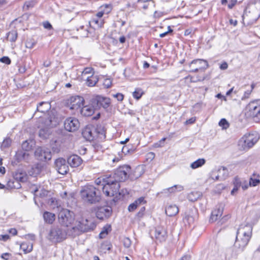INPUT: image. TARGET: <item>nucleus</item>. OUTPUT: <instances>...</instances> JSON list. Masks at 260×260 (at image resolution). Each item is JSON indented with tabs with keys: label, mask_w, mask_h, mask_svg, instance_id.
<instances>
[{
	"label": "nucleus",
	"mask_w": 260,
	"mask_h": 260,
	"mask_svg": "<svg viewBox=\"0 0 260 260\" xmlns=\"http://www.w3.org/2000/svg\"><path fill=\"white\" fill-rule=\"evenodd\" d=\"M252 227L249 223L241 224L237 231L235 248L242 251L248 244L252 236Z\"/></svg>",
	"instance_id": "f257e3e1"
},
{
	"label": "nucleus",
	"mask_w": 260,
	"mask_h": 260,
	"mask_svg": "<svg viewBox=\"0 0 260 260\" xmlns=\"http://www.w3.org/2000/svg\"><path fill=\"white\" fill-rule=\"evenodd\" d=\"M80 195L82 201L88 204H95L101 200V191L92 185L87 184L82 186Z\"/></svg>",
	"instance_id": "f03ea898"
},
{
	"label": "nucleus",
	"mask_w": 260,
	"mask_h": 260,
	"mask_svg": "<svg viewBox=\"0 0 260 260\" xmlns=\"http://www.w3.org/2000/svg\"><path fill=\"white\" fill-rule=\"evenodd\" d=\"M141 169V167H137L135 169L134 174L133 175L131 174V168L130 166L125 165L118 168L115 170L114 173L112 175H110L108 177L113 180H115V181L118 183L125 181L128 177H130L132 179H137L141 175V173L137 174V173L139 172Z\"/></svg>",
	"instance_id": "7ed1b4c3"
},
{
	"label": "nucleus",
	"mask_w": 260,
	"mask_h": 260,
	"mask_svg": "<svg viewBox=\"0 0 260 260\" xmlns=\"http://www.w3.org/2000/svg\"><path fill=\"white\" fill-rule=\"evenodd\" d=\"M103 182L102 189L103 192L106 196L113 197L117 193L120 194L119 192V183L108 177L103 178Z\"/></svg>",
	"instance_id": "20e7f679"
},
{
	"label": "nucleus",
	"mask_w": 260,
	"mask_h": 260,
	"mask_svg": "<svg viewBox=\"0 0 260 260\" xmlns=\"http://www.w3.org/2000/svg\"><path fill=\"white\" fill-rule=\"evenodd\" d=\"M93 225L91 221H89L87 219L81 218L76 221L75 226L68 231V233L72 236H75L79 234L81 232H87L92 229Z\"/></svg>",
	"instance_id": "39448f33"
},
{
	"label": "nucleus",
	"mask_w": 260,
	"mask_h": 260,
	"mask_svg": "<svg viewBox=\"0 0 260 260\" xmlns=\"http://www.w3.org/2000/svg\"><path fill=\"white\" fill-rule=\"evenodd\" d=\"M259 139V136L257 133L245 134L239 141L238 145L243 150L252 148Z\"/></svg>",
	"instance_id": "423d86ee"
},
{
	"label": "nucleus",
	"mask_w": 260,
	"mask_h": 260,
	"mask_svg": "<svg viewBox=\"0 0 260 260\" xmlns=\"http://www.w3.org/2000/svg\"><path fill=\"white\" fill-rule=\"evenodd\" d=\"M56 123L57 121L54 115L53 114L52 116L50 115L49 117L46 118L44 121L46 127L40 130L39 137L43 139L49 138L52 133L50 128L55 126Z\"/></svg>",
	"instance_id": "0eeeda50"
},
{
	"label": "nucleus",
	"mask_w": 260,
	"mask_h": 260,
	"mask_svg": "<svg viewBox=\"0 0 260 260\" xmlns=\"http://www.w3.org/2000/svg\"><path fill=\"white\" fill-rule=\"evenodd\" d=\"M246 111L248 117L260 120V100L250 102L246 107Z\"/></svg>",
	"instance_id": "6e6552de"
},
{
	"label": "nucleus",
	"mask_w": 260,
	"mask_h": 260,
	"mask_svg": "<svg viewBox=\"0 0 260 260\" xmlns=\"http://www.w3.org/2000/svg\"><path fill=\"white\" fill-rule=\"evenodd\" d=\"M60 223L65 226H69L74 220V214L68 209H62L58 214Z\"/></svg>",
	"instance_id": "1a4fd4ad"
},
{
	"label": "nucleus",
	"mask_w": 260,
	"mask_h": 260,
	"mask_svg": "<svg viewBox=\"0 0 260 260\" xmlns=\"http://www.w3.org/2000/svg\"><path fill=\"white\" fill-rule=\"evenodd\" d=\"M66 234L60 228L52 229L50 232L49 238L53 242H59L66 238Z\"/></svg>",
	"instance_id": "9d476101"
},
{
	"label": "nucleus",
	"mask_w": 260,
	"mask_h": 260,
	"mask_svg": "<svg viewBox=\"0 0 260 260\" xmlns=\"http://www.w3.org/2000/svg\"><path fill=\"white\" fill-rule=\"evenodd\" d=\"M37 159L41 161H46L51 158V153L49 149L46 147H38L35 152Z\"/></svg>",
	"instance_id": "9b49d317"
},
{
	"label": "nucleus",
	"mask_w": 260,
	"mask_h": 260,
	"mask_svg": "<svg viewBox=\"0 0 260 260\" xmlns=\"http://www.w3.org/2000/svg\"><path fill=\"white\" fill-rule=\"evenodd\" d=\"M84 100L83 97L74 95L71 96L68 100V106L72 110H78L80 109L83 105Z\"/></svg>",
	"instance_id": "f8f14e48"
},
{
	"label": "nucleus",
	"mask_w": 260,
	"mask_h": 260,
	"mask_svg": "<svg viewBox=\"0 0 260 260\" xmlns=\"http://www.w3.org/2000/svg\"><path fill=\"white\" fill-rule=\"evenodd\" d=\"M64 126L67 131L69 132H75L79 128L80 123L77 118L69 117L64 121Z\"/></svg>",
	"instance_id": "ddd939ff"
},
{
	"label": "nucleus",
	"mask_w": 260,
	"mask_h": 260,
	"mask_svg": "<svg viewBox=\"0 0 260 260\" xmlns=\"http://www.w3.org/2000/svg\"><path fill=\"white\" fill-rule=\"evenodd\" d=\"M208 66L206 60L203 59H196L192 60L189 65L191 69L190 72H196L199 70H204Z\"/></svg>",
	"instance_id": "4468645a"
},
{
	"label": "nucleus",
	"mask_w": 260,
	"mask_h": 260,
	"mask_svg": "<svg viewBox=\"0 0 260 260\" xmlns=\"http://www.w3.org/2000/svg\"><path fill=\"white\" fill-rule=\"evenodd\" d=\"M55 167L59 174L64 175L68 173L69 167L66 160L62 158H59L55 161Z\"/></svg>",
	"instance_id": "2eb2a0df"
},
{
	"label": "nucleus",
	"mask_w": 260,
	"mask_h": 260,
	"mask_svg": "<svg viewBox=\"0 0 260 260\" xmlns=\"http://www.w3.org/2000/svg\"><path fill=\"white\" fill-rule=\"evenodd\" d=\"M91 102L92 104L95 105L97 109L99 108L100 106L106 109L110 105V99L101 96H97L96 98L92 99Z\"/></svg>",
	"instance_id": "dca6fc26"
},
{
	"label": "nucleus",
	"mask_w": 260,
	"mask_h": 260,
	"mask_svg": "<svg viewBox=\"0 0 260 260\" xmlns=\"http://www.w3.org/2000/svg\"><path fill=\"white\" fill-rule=\"evenodd\" d=\"M112 209L110 207H101L98 208L96 216L101 220L108 218L111 215Z\"/></svg>",
	"instance_id": "f3484780"
},
{
	"label": "nucleus",
	"mask_w": 260,
	"mask_h": 260,
	"mask_svg": "<svg viewBox=\"0 0 260 260\" xmlns=\"http://www.w3.org/2000/svg\"><path fill=\"white\" fill-rule=\"evenodd\" d=\"M154 236L157 240L159 242H164L167 238V232L164 227L157 226L155 230Z\"/></svg>",
	"instance_id": "a211bd4d"
},
{
	"label": "nucleus",
	"mask_w": 260,
	"mask_h": 260,
	"mask_svg": "<svg viewBox=\"0 0 260 260\" xmlns=\"http://www.w3.org/2000/svg\"><path fill=\"white\" fill-rule=\"evenodd\" d=\"M83 137L87 141H92L96 137V132L94 127H86L82 131Z\"/></svg>",
	"instance_id": "6ab92c4d"
},
{
	"label": "nucleus",
	"mask_w": 260,
	"mask_h": 260,
	"mask_svg": "<svg viewBox=\"0 0 260 260\" xmlns=\"http://www.w3.org/2000/svg\"><path fill=\"white\" fill-rule=\"evenodd\" d=\"M91 103V105H86L82 107L80 110L81 115L84 116H90L94 113V110L97 108L95 105L92 104V102Z\"/></svg>",
	"instance_id": "aec40b11"
},
{
	"label": "nucleus",
	"mask_w": 260,
	"mask_h": 260,
	"mask_svg": "<svg viewBox=\"0 0 260 260\" xmlns=\"http://www.w3.org/2000/svg\"><path fill=\"white\" fill-rule=\"evenodd\" d=\"M82 162V159L77 155H72L68 158V164L73 168L79 167Z\"/></svg>",
	"instance_id": "412c9836"
},
{
	"label": "nucleus",
	"mask_w": 260,
	"mask_h": 260,
	"mask_svg": "<svg viewBox=\"0 0 260 260\" xmlns=\"http://www.w3.org/2000/svg\"><path fill=\"white\" fill-rule=\"evenodd\" d=\"M178 212V207L175 205H169L166 208V213L169 216H175Z\"/></svg>",
	"instance_id": "4be33fe9"
},
{
	"label": "nucleus",
	"mask_w": 260,
	"mask_h": 260,
	"mask_svg": "<svg viewBox=\"0 0 260 260\" xmlns=\"http://www.w3.org/2000/svg\"><path fill=\"white\" fill-rule=\"evenodd\" d=\"M14 179L20 182H24L26 181L27 179V176L25 172L22 171H17L15 172L13 174V177Z\"/></svg>",
	"instance_id": "5701e85b"
},
{
	"label": "nucleus",
	"mask_w": 260,
	"mask_h": 260,
	"mask_svg": "<svg viewBox=\"0 0 260 260\" xmlns=\"http://www.w3.org/2000/svg\"><path fill=\"white\" fill-rule=\"evenodd\" d=\"M222 212V208H219L213 211L211 213L210 221L211 222H214L216 221L218 218H219L221 216Z\"/></svg>",
	"instance_id": "b1692460"
},
{
	"label": "nucleus",
	"mask_w": 260,
	"mask_h": 260,
	"mask_svg": "<svg viewBox=\"0 0 260 260\" xmlns=\"http://www.w3.org/2000/svg\"><path fill=\"white\" fill-rule=\"evenodd\" d=\"M99 81L97 75H92L87 77L86 84L88 86L93 87Z\"/></svg>",
	"instance_id": "393cba45"
},
{
	"label": "nucleus",
	"mask_w": 260,
	"mask_h": 260,
	"mask_svg": "<svg viewBox=\"0 0 260 260\" xmlns=\"http://www.w3.org/2000/svg\"><path fill=\"white\" fill-rule=\"evenodd\" d=\"M51 108L50 104L48 102H41L37 106V111L41 113L48 111Z\"/></svg>",
	"instance_id": "a878e982"
},
{
	"label": "nucleus",
	"mask_w": 260,
	"mask_h": 260,
	"mask_svg": "<svg viewBox=\"0 0 260 260\" xmlns=\"http://www.w3.org/2000/svg\"><path fill=\"white\" fill-rule=\"evenodd\" d=\"M43 217L46 222L51 224L55 220V215L53 213L46 211L44 213Z\"/></svg>",
	"instance_id": "bb28decb"
},
{
	"label": "nucleus",
	"mask_w": 260,
	"mask_h": 260,
	"mask_svg": "<svg viewBox=\"0 0 260 260\" xmlns=\"http://www.w3.org/2000/svg\"><path fill=\"white\" fill-rule=\"evenodd\" d=\"M105 22L104 19H100L98 17L93 16L91 21H89V24H94L98 28H101L103 27Z\"/></svg>",
	"instance_id": "cd10ccee"
},
{
	"label": "nucleus",
	"mask_w": 260,
	"mask_h": 260,
	"mask_svg": "<svg viewBox=\"0 0 260 260\" xmlns=\"http://www.w3.org/2000/svg\"><path fill=\"white\" fill-rule=\"evenodd\" d=\"M7 186L11 189H18L21 187L20 183L13 178L8 181Z\"/></svg>",
	"instance_id": "c85d7f7f"
},
{
	"label": "nucleus",
	"mask_w": 260,
	"mask_h": 260,
	"mask_svg": "<svg viewBox=\"0 0 260 260\" xmlns=\"http://www.w3.org/2000/svg\"><path fill=\"white\" fill-rule=\"evenodd\" d=\"M32 244L29 242H23L20 245V248L24 251L25 253H27L32 250Z\"/></svg>",
	"instance_id": "c756f323"
},
{
	"label": "nucleus",
	"mask_w": 260,
	"mask_h": 260,
	"mask_svg": "<svg viewBox=\"0 0 260 260\" xmlns=\"http://www.w3.org/2000/svg\"><path fill=\"white\" fill-rule=\"evenodd\" d=\"M206 162L204 158H199L190 164V168L192 169H196L203 166Z\"/></svg>",
	"instance_id": "7c9ffc66"
},
{
	"label": "nucleus",
	"mask_w": 260,
	"mask_h": 260,
	"mask_svg": "<svg viewBox=\"0 0 260 260\" xmlns=\"http://www.w3.org/2000/svg\"><path fill=\"white\" fill-rule=\"evenodd\" d=\"M217 173L219 174L220 180L225 179L228 176L229 172L228 169L224 167H221L218 169Z\"/></svg>",
	"instance_id": "2f4dec72"
},
{
	"label": "nucleus",
	"mask_w": 260,
	"mask_h": 260,
	"mask_svg": "<svg viewBox=\"0 0 260 260\" xmlns=\"http://www.w3.org/2000/svg\"><path fill=\"white\" fill-rule=\"evenodd\" d=\"M112 6L110 4H105L100 7L99 10L103 12L104 14H108L112 10Z\"/></svg>",
	"instance_id": "473e14b6"
},
{
	"label": "nucleus",
	"mask_w": 260,
	"mask_h": 260,
	"mask_svg": "<svg viewBox=\"0 0 260 260\" xmlns=\"http://www.w3.org/2000/svg\"><path fill=\"white\" fill-rule=\"evenodd\" d=\"M111 226L110 225H107L105 226L102 231L101 232L99 235V237L101 239H103L108 235L109 232L111 231Z\"/></svg>",
	"instance_id": "72a5a7b5"
},
{
	"label": "nucleus",
	"mask_w": 260,
	"mask_h": 260,
	"mask_svg": "<svg viewBox=\"0 0 260 260\" xmlns=\"http://www.w3.org/2000/svg\"><path fill=\"white\" fill-rule=\"evenodd\" d=\"M17 38V32L16 30H12L7 34V39L10 42H15Z\"/></svg>",
	"instance_id": "f704fd0d"
},
{
	"label": "nucleus",
	"mask_w": 260,
	"mask_h": 260,
	"mask_svg": "<svg viewBox=\"0 0 260 260\" xmlns=\"http://www.w3.org/2000/svg\"><path fill=\"white\" fill-rule=\"evenodd\" d=\"M144 94L143 90L140 88H137L133 93V97L139 100L142 95Z\"/></svg>",
	"instance_id": "c9c22d12"
},
{
	"label": "nucleus",
	"mask_w": 260,
	"mask_h": 260,
	"mask_svg": "<svg viewBox=\"0 0 260 260\" xmlns=\"http://www.w3.org/2000/svg\"><path fill=\"white\" fill-rule=\"evenodd\" d=\"M260 183V180L258 178H255L254 174L250 178L249 180V185L252 186H256L258 185Z\"/></svg>",
	"instance_id": "e433bc0d"
},
{
	"label": "nucleus",
	"mask_w": 260,
	"mask_h": 260,
	"mask_svg": "<svg viewBox=\"0 0 260 260\" xmlns=\"http://www.w3.org/2000/svg\"><path fill=\"white\" fill-rule=\"evenodd\" d=\"M92 74L94 75V70L91 67L85 68L82 72V76L83 77L86 75H89L90 76L92 75Z\"/></svg>",
	"instance_id": "4c0bfd02"
},
{
	"label": "nucleus",
	"mask_w": 260,
	"mask_h": 260,
	"mask_svg": "<svg viewBox=\"0 0 260 260\" xmlns=\"http://www.w3.org/2000/svg\"><path fill=\"white\" fill-rule=\"evenodd\" d=\"M48 204L51 206L53 209L58 207V203L55 198H51L48 200Z\"/></svg>",
	"instance_id": "58836bf2"
},
{
	"label": "nucleus",
	"mask_w": 260,
	"mask_h": 260,
	"mask_svg": "<svg viewBox=\"0 0 260 260\" xmlns=\"http://www.w3.org/2000/svg\"><path fill=\"white\" fill-rule=\"evenodd\" d=\"M22 148L25 151H28L31 149L32 145L29 144L28 141H25L22 143Z\"/></svg>",
	"instance_id": "ea45409f"
},
{
	"label": "nucleus",
	"mask_w": 260,
	"mask_h": 260,
	"mask_svg": "<svg viewBox=\"0 0 260 260\" xmlns=\"http://www.w3.org/2000/svg\"><path fill=\"white\" fill-rule=\"evenodd\" d=\"M219 125L222 127L224 129H226L229 126V124L227 120L224 119H221L219 122Z\"/></svg>",
	"instance_id": "a19ab883"
},
{
	"label": "nucleus",
	"mask_w": 260,
	"mask_h": 260,
	"mask_svg": "<svg viewBox=\"0 0 260 260\" xmlns=\"http://www.w3.org/2000/svg\"><path fill=\"white\" fill-rule=\"evenodd\" d=\"M36 44V42L34 40L28 39L25 43V46L28 48H32Z\"/></svg>",
	"instance_id": "79ce46f5"
},
{
	"label": "nucleus",
	"mask_w": 260,
	"mask_h": 260,
	"mask_svg": "<svg viewBox=\"0 0 260 260\" xmlns=\"http://www.w3.org/2000/svg\"><path fill=\"white\" fill-rule=\"evenodd\" d=\"M176 192H177V191L175 189L174 186H173L171 187L164 189L162 191V193H165V194H169V193H174Z\"/></svg>",
	"instance_id": "37998d69"
},
{
	"label": "nucleus",
	"mask_w": 260,
	"mask_h": 260,
	"mask_svg": "<svg viewBox=\"0 0 260 260\" xmlns=\"http://www.w3.org/2000/svg\"><path fill=\"white\" fill-rule=\"evenodd\" d=\"M35 5V2L33 1L26 2L23 6V9L25 10H28L30 8H32Z\"/></svg>",
	"instance_id": "c03bdc74"
},
{
	"label": "nucleus",
	"mask_w": 260,
	"mask_h": 260,
	"mask_svg": "<svg viewBox=\"0 0 260 260\" xmlns=\"http://www.w3.org/2000/svg\"><path fill=\"white\" fill-rule=\"evenodd\" d=\"M123 245L126 248H129L132 244V242L129 238L125 237L123 240Z\"/></svg>",
	"instance_id": "a18cd8bd"
},
{
	"label": "nucleus",
	"mask_w": 260,
	"mask_h": 260,
	"mask_svg": "<svg viewBox=\"0 0 260 260\" xmlns=\"http://www.w3.org/2000/svg\"><path fill=\"white\" fill-rule=\"evenodd\" d=\"M112 80L110 79L107 78L104 80L103 85L105 88H108L111 86Z\"/></svg>",
	"instance_id": "49530a36"
},
{
	"label": "nucleus",
	"mask_w": 260,
	"mask_h": 260,
	"mask_svg": "<svg viewBox=\"0 0 260 260\" xmlns=\"http://www.w3.org/2000/svg\"><path fill=\"white\" fill-rule=\"evenodd\" d=\"M138 206H139V205L137 204V202L135 201L133 203L129 205L128 210L130 212L134 211Z\"/></svg>",
	"instance_id": "de8ad7c7"
},
{
	"label": "nucleus",
	"mask_w": 260,
	"mask_h": 260,
	"mask_svg": "<svg viewBox=\"0 0 260 260\" xmlns=\"http://www.w3.org/2000/svg\"><path fill=\"white\" fill-rule=\"evenodd\" d=\"M0 62L6 63L7 64H10L11 63V59L7 56H4L0 58Z\"/></svg>",
	"instance_id": "09e8293b"
},
{
	"label": "nucleus",
	"mask_w": 260,
	"mask_h": 260,
	"mask_svg": "<svg viewBox=\"0 0 260 260\" xmlns=\"http://www.w3.org/2000/svg\"><path fill=\"white\" fill-rule=\"evenodd\" d=\"M11 143V140L10 138L5 139L2 143V146L4 147H9Z\"/></svg>",
	"instance_id": "8fccbe9b"
},
{
	"label": "nucleus",
	"mask_w": 260,
	"mask_h": 260,
	"mask_svg": "<svg viewBox=\"0 0 260 260\" xmlns=\"http://www.w3.org/2000/svg\"><path fill=\"white\" fill-rule=\"evenodd\" d=\"M131 151H132V150L129 148L128 146H124L121 149L122 153L124 155H126L127 154L129 153Z\"/></svg>",
	"instance_id": "3c124183"
},
{
	"label": "nucleus",
	"mask_w": 260,
	"mask_h": 260,
	"mask_svg": "<svg viewBox=\"0 0 260 260\" xmlns=\"http://www.w3.org/2000/svg\"><path fill=\"white\" fill-rule=\"evenodd\" d=\"M115 98H116L118 101H122L123 100L124 95L120 93H117L112 95Z\"/></svg>",
	"instance_id": "603ef678"
},
{
	"label": "nucleus",
	"mask_w": 260,
	"mask_h": 260,
	"mask_svg": "<svg viewBox=\"0 0 260 260\" xmlns=\"http://www.w3.org/2000/svg\"><path fill=\"white\" fill-rule=\"evenodd\" d=\"M43 26L44 28L48 29H51L52 28L51 24L48 21L44 22L43 23Z\"/></svg>",
	"instance_id": "864d4df0"
},
{
	"label": "nucleus",
	"mask_w": 260,
	"mask_h": 260,
	"mask_svg": "<svg viewBox=\"0 0 260 260\" xmlns=\"http://www.w3.org/2000/svg\"><path fill=\"white\" fill-rule=\"evenodd\" d=\"M237 2V0H230V3L228 5L229 8L232 9L233 7L236 4Z\"/></svg>",
	"instance_id": "5fc2aeb1"
},
{
	"label": "nucleus",
	"mask_w": 260,
	"mask_h": 260,
	"mask_svg": "<svg viewBox=\"0 0 260 260\" xmlns=\"http://www.w3.org/2000/svg\"><path fill=\"white\" fill-rule=\"evenodd\" d=\"M50 193V192H49L47 190H41V192L40 193V196L42 198H44L45 197H46L48 196V194Z\"/></svg>",
	"instance_id": "6e6d98bb"
},
{
	"label": "nucleus",
	"mask_w": 260,
	"mask_h": 260,
	"mask_svg": "<svg viewBox=\"0 0 260 260\" xmlns=\"http://www.w3.org/2000/svg\"><path fill=\"white\" fill-rule=\"evenodd\" d=\"M251 92H252L251 90H248L244 92V94L243 96L242 97V99L244 100L245 99L248 98L249 96V95L251 94Z\"/></svg>",
	"instance_id": "4d7b16f0"
},
{
	"label": "nucleus",
	"mask_w": 260,
	"mask_h": 260,
	"mask_svg": "<svg viewBox=\"0 0 260 260\" xmlns=\"http://www.w3.org/2000/svg\"><path fill=\"white\" fill-rule=\"evenodd\" d=\"M136 201L137 202L139 205L141 204H144L146 203V201L144 200V198L143 197H140Z\"/></svg>",
	"instance_id": "13d9d810"
},
{
	"label": "nucleus",
	"mask_w": 260,
	"mask_h": 260,
	"mask_svg": "<svg viewBox=\"0 0 260 260\" xmlns=\"http://www.w3.org/2000/svg\"><path fill=\"white\" fill-rule=\"evenodd\" d=\"M10 255L9 253H4L2 254L1 257L5 260H8Z\"/></svg>",
	"instance_id": "bf43d9fd"
},
{
	"label": "nucleus",
	"mask_w": 260,
	"mask_h": 260,
	"mask_svg": "<svg viewBox=\"0 0 260 260\" xmlns=\"http://www.w3.org/2000/svg\"><path fill=\"white\" fill-rule=\"evenodd\" d=\"M174 187L177 191H181L184 189V187L181 185H175Z\"/></svg>",
	"instance_id": "052dcab7"
},
{
	"label": "nucleus",
	"mask_w": 260,
	"mask_h": 260,
	"mask_svg": "<svg viewBox=\"0 0 260 260\" xmlns=\"http://www.w3.org/2000/svg\"><path fill=\"white\" fill-rule=\"evenodd\" d=\"M147 157L148 159H150V160H153L155 157V153L152 152L148 153L147 154Z\"/></svg>",
	"instance_id": "680f3d73"
},
{
	"label": "nucleus",
	"mask_w": 260,
	"mask_h": 260,
	"mask_svg": "<svg viewBox=\"0 0 260 260\" xmlns=\"http://www.w3.org/2000/svg\"><path fill=\"white\" fill-rule=\"evenodd\" d=\"M195 121H196V118L195 117H191L190 119L187 120L185 121V123L186 124H192V123H193L195 122Z\"/></svg>",
	"instance_id": "e2e57ef3"
},
{
	"label": "nucleus",
	"mask_w": 260,
	"mask_h": 260,
	"mask_svg": "<svg viewBox=\"0 0 260 260\" xmlns=\"http://www.w3.org/2000/svg\"><path fill=\"white\" fill-rule=\"evenodd\" d=\"M211 178L214 180H220V178L219 176V174H217V175H215L214 174V172H213L212 174Z\"/></svg>",
	"instance_id": "0e129e2a"
},
{
	"label": "nucleus",
	"mask_w": 260,
	"mask_h": 260,
	"mask_svg": "<svg viewBox=\"0 0 260 260\" xmlns=\"http://www.w3.org/2000/svg\"><path fill=\"white\" fill-rule=\"evenodd\" d=\"M228 67V64L226 62H224L220 66V69L221 70H226Z\"/></svg>",
	"instance_id": "69168bd1"
},
{
	"label": "nucleus",
	"mask_w": 260,
	"mask_h": 260,
	"mask_svg": "<svg viewBox=\"0 0 260 260\" xmlns=\"http://www.w3.org/2000/svg\"><path fill=\"white\" fill-rule=\"evenodd\" d=\"M104 15V14H103V12H102L100 10H99V11L97 13H96V14L93 16L98 17L100 19H102V18Z\"/></svg>",
	"instance_id": "338daca9"
},
{
	"label": "nucleus",
	"mask_w": 260,
	"mask_h": 260,
	"mask_svg": "<svg viewBox=\"0 0 260 260\" xmlns=\"http://www.w3.org/2000/svg\"><path fill=\"white\" fill-rule=\"evenodd\" d=\"M191 258V256L190 255H185L183 256H182L180 260H190Z\"/></svg>",
	"instance_id": "774afa93"
}]
</instances>
